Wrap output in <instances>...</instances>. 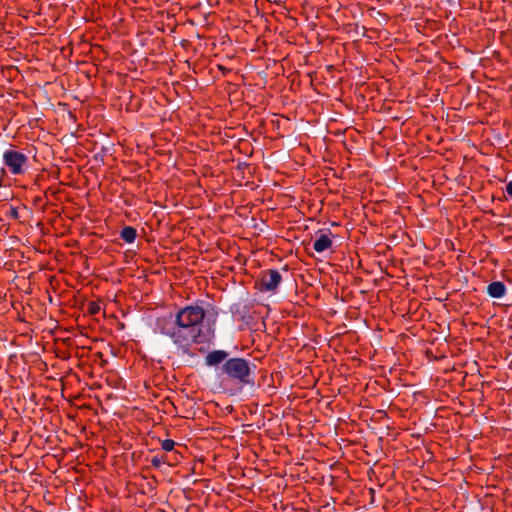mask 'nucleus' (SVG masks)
<instances>
[{"instance_id": "nucleus-1", "label": "nucleus", "mask_w": 512, "mask_h": 512, "mask_svg": "<svg viewBox=\"0 0 512 512\" xmlns=\"http://www.w3.org/2000/svg\"><path fill=\"white\" fill-rule=\"evenodd\" d=\"M218 317L217 309L203 301H197L177 311L174 319L161 317L156 321L158 331L170 338L177 346L188 348L192 344H204L214 336L212 325Z\"/></svg>"}, {"instance_id": "nucleus-2", "label": "nucleus", "mask_w": 512, "mask_h": 512, "mask_svg": "<svg viewBox=\"0 0 512 512\" xmlns=\"http://www.w3.org/2000/svg\"><path fill=\"white\" fill-rule=\"evenodd\" d=\"M222 372L231 380L243 385L253 383L252 367L249 361L240 357L227 359L222 366Z\"/></svg>"}, {"instance_id": "nucleus-3", "label": "nucleus", "mask_w": 512, "mask_h": 512, "mask_svg": "<svg viewBox=\"0 0 512 512\" xmlns=\"http://www.w3.org/2000/svg\"><path fill=\"white\" fill-rule=\"evenodd\" d=\"M3 163L12 175H22L27 170L29 159L20 151L8 149L3 153Z\"/></svg>"}, {"instance_id": "nucleus-4", "label": "nucleus", "mask_w": 512, "mask_h": 512, "mask_svg": "<svg viewBox=\"0 0 512 512\" xmlns=\"http://www.w3.org/2000/svg\"><path fill=\"white\" fill-rule=\"evenodd\" d=\"M282 282V276L277 269H267L260 273L256 286L260 292L275 293Z\"/></svg>"}, {"instance_id": "nucleus-5", "label": "nucleus", "mask_w": 512, "mask_h": 512, "mask_svg": "<svg viewBox=\"0 0 512 512\" xmlns=\"http://www.w3.org/2000/svg\"><path fill=\"white\" fill-rule=\"evenodd\" d=\"M331 236L332 233L330 230H319L318 237L313 243V249L318 253L330 249L333 244Z\"/></svg>"}, {"instance_id": "nucleus-6", "label": "nucleus", "mask_w": 512, "mask_h": 512, "mask_svg": "<svg viewBox=\"0 0 512 512\" xmlns=\"http://www.w3.org/2000/svg\"><path fill=\"white\" fill-rule=\"evenodd\" d=\"M228 353L224 350H214L209 352L205 358V362L208 366H215L222 362H225L227 359Z\"/></svg>"}, {"instance_id": "nucleus-7", "label": "nucleus", "mask_w": 512, "mask_h": 512, "mask_svg": "<svg viewBox=\"0 0 512 512\" xmlns=\"http://www.w3.org/2000/svg\"><path fill=\"white\" fill-rule=\"evenodd\" d=\"M506 286L501 281L491 282L487 286V293L492 298H502L506 294Z\"/></svg>"}, {"instance_id": "nucleus-8", "label": "nucleus", "mask_w": 512, "mask_h": 512, "mask_svg": "<svg viewBox=\"0 0 512 512\" xmlns=\"http://www.w3.org/2000/svg\"><path fill=\"white\" fill-rule=\"evenodd\" d=\"M137 237V231L132 226H125L120 231V238L126 243H133Z\"/></svg>"}, {"instance_id": "nucleus-9", "label": "nucleus", "mask_w": 512, "mask_h": 512, "mask_svg": "<svg viewBox=\"0 0 512 512\" xmlns=\"http://www.w3.org/2000/svg\"><path fill=\"white\" fill-rule=\"evenodd\" d=\"M167 461V457L165 455H155L151 459V465L159 469L163 464H165Z\"/></svg>"}, {"instance_id": "nucleus-10", "label": "nucleus", "mask_w": 512, "mask_h": 512, "mask_svg": "<svg viewBox=\"0 0 512 512\" xmlns=\"http://www.w3.org/2000/svg\"><path fill=\"white\" fill-rule=\"evenodd\" d=\"M174 447H175V441L172 439H165L161 442V448L166 452L172 451L174 449Z\"/></svg>"}, {"instance_id": "nucleus-11", "label": "nucleus", "mask_w": 512, "mask_h": 512, "mask_svg": "<svg viewBox=\"0 0 512 512\" xmlns=\"http://www.w3.org/2000/svg\"><path fill=\"white\" fill-rule=\"evenodd\" d=\"M100 310L99 305L96 302H90L88 305V311L91 314H97Z\"/></svg>"}, {"instance_id": "nucleus-12", "label": "nucleus", "mask_w": 512, "mask_h": 512, "mask_svg": "<svg viewBox=\"0 0 512 512\" xmlns=\"http://www.w3.org/2000/svg\"><path fill=\"white\" fill-rule=\"evenodd\" d=\"M506 192L509 195V197L512 199V180L507 183Z\"/></svg>"}, {"instance_id": "nucleus-13", "label": "nucleus", "mask_w": 512, "mask_h": 512, "mask_svg": "<svg viewBox=\"0 0 512 512\" xmlns=\"http://www.w3.org/2000/svg\"><path fill=\"white\" fill-rule=\"evenodd\" d=\"M10 215L12 218L17 219L19 216L18 210L15 207L11 208Z\"/></svg>"}]
</instances>
